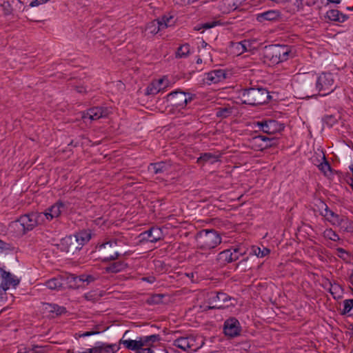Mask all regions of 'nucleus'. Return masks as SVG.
I'll return each mask as SVG.
<instances>
[{
    "mask_svg": "<svg viewBox=\"0 0 353 353\" xmlns=\"http://www.w3.org/2000/svg\"><path fill=\"white\" fill-rule=\"evenodd\" d=\"M128 332V331L125 332L119 344L97 342L98 353H117L120 350V344H123L126 349L137 353H152L154 344L161 340L159 334L139 336L135 340L125 339Z\"/></svg>",
    "mask_w": 353,
    "mask_h": 353,
    "instance_id": "f257e3e1",
    "label": "nucleus"
},
{
    "mask_svg": "<svg viewBox=\"0 0 353 353\" xmlns=\"http://www.w3.org/2000/svg\"><path fill=\"white\" fill-rule=\"evenodd\" d=\"M294 57L293 48L286 45H270L265 46L263 51L265 62L272 65L286 61Z\"/></svg>",
    "mask_w": 353,
    "mask_h": 353,
    "instance_id": "f03ea898",
    "label": "nucleus"
},
{
    "mask_svg": "<svg viewBox=\"0 0 353 353\" xmlns=\"http://www.w3.org/2000/svg\"><path fill=\"white\" fill-rule=\"evenodd\" d=\"M238 97L243 103L255 106L268 103L271 96L265 88H250L239 90Z\"/></svg>",
    "mask_w": 353,
    "mask_h": 353,
    "instance_id": "7ed1b4c3",
    "label": "nucleus"
},
{
    "mask_svg": "<svg viewBox=\"0 0 353 353\" xmlns=\"http://www.w3.org/2000/svg\"><path fill=\"white\" fill-rule=\"evenodd\" d=\"M196 241L201 250H210L221 243V237L214 230H203L197 233Z\"/></svg>",
    "mask_w": 353,
    "mask_h": 353,
    "instance_id": "20e7f679",
    "label": "nucleus"
},
{
    "mask_svg": "<svg viewBox=\"0 0 353 353\" xmlns=\"http://www.w3.org/2000/svg\"><path fill=\"white\" fill-rule=\"evenodd\" d=\"M41 216L39 212L23 214L14 221L13 225L18 228L19 232L25 234L28 231L32 230L38 224L43 223Z\"/></svg>",
    "mask_w": 353,
    "mask_h": 353,
    "instance_id": "39448f33",
    "label": "nucleus"
},
{
    "mask_svg": "<svg viewBox=\"0 0 353 353\" xmlns=\"http://www.w3.org/2000/svg\"><path fill=\"white\" fill-rule=\"evenodd\" d=\"M173 345L183 351L196 352L203 347L204 341L198 336H180L173 341Z\"/></svg>",
    "mask_w": 353,
    "mask_h": 353,
    "instance_id": "423d86ee",
    "label": "nucleus"
},
{
    "mask_svg": "<svg viewBox=\"0 0 353 353\" xmlns=\"http://www.w3.org/2000/svg\"><path fill=\"white\" fill-rule=\"evenodd\" d=\"M235 299L223 292H212L208 294V303L209 309H225L231 305L234 306Z\"/></svg>",
    "mask_w": 353,
    "mask_h": 353,
    "instance_id": "0eeeda50",
    "label": "nucleus"
},
{
    "mask_svg": "<svg viewBox=\"0 0 353 353\" xmlns=\"http://www.w3.org/2000/svg\"><path fill=\"white\" fill-rule=\"evenodd\" d=\"M336 88L334 76L330 72H323L319 74L316 81V88L321 96H327Z\"/></svg>",
    "mask_w": 353,
    "mask_h": 353,
    "instance_id": "6e6552de",
    "label": "nucleus"
},
{
    "mask_svg": "<svg viewBox=\"0 0 353 353\" xmlns=\"http://www.w3.org/2000/svg\"><path fill=\"white\" fill-rule=\"evenodd\" d=\"M121 241L119 239H112L97 246V250L102 255V261L108 262L115 261L121 255L119 252L112 251V248L120 244Z\"/></svg>",
    "mask_w": 353,
    "mask_h": 353,
    "instance_id": "1a4fd4ad",
    "label": "nucleus"
},
{
    "mask_svg": "<svg viewBox=\"0 0 353 353\" xmlns=\"http://www.w3.org/2000/svg\"><path fill=\"white\" fill-rule=\"evenodd\" d=\"M194 97L190 92L176 90L169 93L166 96V99L172 106L183 109L193 100Z\"/></svg>",
    "mask_w": 353,
    "mask_h": 353,
    "instance_id": "9d476101",
    "label": "nucleus"
},
{
    "mask_svg": "<svg viewBox=\"0 0 353 353\" xmlns=\"http://www.w3.org/2000/svg\"><path fill=\"white\" fill-rule=\"evenodd\" d=\"M245 254V249L239 246L221 252L218 254L217 260L221 263H228L238 260L241 256Z\"/></svg>",
    "mask_w": 353,
    "mask_h": 353,
    "instance_id": "9b49d317",
    "label": "nucleus"
},
{
    "mask_svg": "<svg viewBox=\"0 0 353 353\" xmlns=\"http://www.w3.org/2000/svg\"><path fill=\"white\" fill-rule=\"evenodd\" d=\"M58 246L61 251L72 254L81 250L80 244L77 241L73 235L63 238Z\"/></svg>",
    "mask_w": 353,
    "mask_h": 353,
    "instance_id": "f8f14e48",
    "label": "nucleus"
},
{
    "mask_svg": "<svg viewBox=\"0 0 353 353\" xmlns=\"http://www.w3.org/2000/svg\"><path fill=\"white\" fill-rule=\"evenodd\" d=\"M109 114V110L106 108L93 107L88 109L86 112H82V119L85 122L87 119L90 121L98 120L101 118L107 117Z\"/></svg>",
    "mask_w": 353,
    "mask_h": 353,
    "instance_id": "ddd939ff",
    "label": "nucleus"
},
{
    "mask_svg": "<svg viewBox=\"0 0 353 353\" xmlns=\"http://www.w3.org/2000/svg\"><path fill=\"white\" fill-rule=\"evenodd\" d=\"M169 81L166 77L160 78L153 80L146 88V95H155L161 90L168 87Z\"/></svg>",
    "mask_w": 353,
    "mask_h": 353,
    "instance_id": "4468645a",
    "label": "nucleus"
},
{
    "mask_svg": "<svg viewBox=\"0 0 353 353\" xmlns=\"http://www.w3.org/2000/svg\"><path fill=\"white\" fill-rule=\"evenodd\" d=\"M65 205L62 202H57L55 204L48 208L45 212H39L41 216V219L43 223L45 221V219L50 221L54 218L58 217L62 210L64 209Z\"/></svg>",
    "mask_w": 353,
    "mask_h": 353,
    "instance_id": "2eb2a0df",
    "label": "nucleus"
},
{
    "mask_svg": "<svg viewBox=\"0 0 353 353\" xmlns=\"http://www.w3.org/2000/svg\"><path fill=\"white\" fill-rule=\"evenodd\" d=\"M0 271L2 279L0 288L3 291H6L10 287L15 288L19 285L20 281L17 276L3 269H1Z\"/></svg>",
    "mask_w": 353,
    "mask_h": 353,
    "instance_id": "dca6fc26",
    "label": "nucleus"
},
{
    "mask_svg": "<svg viewBox=\"0 0 353 353\" xmlns=\"http://www.w3.org/2000/svg\"><path fill=\"white\" fill-rule=\"evenodd\" d=\"M225 335L230 337H235L240 334L241 326L239 321L235 318H230L224 323L223 327Z\"/></svg>",
    "mask_w": 353,
    "mask_h": 353,
    "instance_id": "f3484780",
    "label": "nucleus"
},
{
    "mask_svg": "<svg viewBox=\"0 0 353 353\" xmlns=\"http://www.w3.org/2000/svg\"><path fill=\"white\" fill-rule=\"evenodd\" d=\"M226 78L225 73L223 70H214L204 75L203 81L207 84L217 83Z\"/></svg>",
    "mask_w": 353,
    "mask_h": 353,
    "instance_id": "a211bd4d",
    "label": "nucleus"
},
{
    "mask_svg": "<svg viewBox=\"0 0 353 353\" xmlns=\"http://www.w3.org/2000/svg\"><path fill=\"white\" fill-rule=\"evenodd\" d=\"M321 208L323 210L320 212V214L323 216L327 221L330 222L331 225L336 226L341 216L331 210L323 202L321 203Z\"/></svg>",
    "mask_w": 353,
    "mask_h": 353,
    "instance_id": "6ab92c4d",
    "label": "nucleus"
},
{
    "mask_svg": "<svg viewBox=\"0 0 353 353\" xmlns=\"http://www.w3.org/2000/svg\"><path fill=\"white\" fill-rule=\"evenodd\" d=\"M148 171L153 174L168 173L171 169V165L166 161H160L150 163L148 165Z\"/></svg>",
    "mask_w": 353,
    "mask_h": 353,
    "instance_id": "aec40b11",
    "label": "nucleus"
},
{
    "mask_svg": "<svg viewBox=\"0 0 353 353\" xmlns=\"http://www.w3.org/2000/svg\"><path fill=\"white\" fill-rule=\"evenodd\" d=\"M143 239H147L152 243H156L162 239V231L159 228L152 227L148 230L141 234Z\"/></svg>",
    "mask_w": 353,
    "mask_h": 353,
    "instance_id": "412c9836",
    "label": "nucleus"
},
{
    "mask_svg": "<svg viewBox=\"0 0 353 353\" xmlns=\"http://www.w3.org/2000/svg\"><path fill=\"white\" fill-rule=\"evenodd\" d=\"M280 12L278 10H270L258 14L256 15V20L260 23H263L266 21H277L280 18Z\"/></svg>",
    "mask_w": 353,
    "mask_h": 353,
    "instance_id": "4be33fe9",
    "label": "nucleus"
},
{
    "mask_svg": "<svg viewBox=\"0 0 353 353\" xmlns=\"http://www.w3.org/2000/svg\"><path fill=\"white\" fill-rule=\"evenodd\" d=\"M261 130L268 134H273L279 130V123L274 120H268L259 123Z\"/></svg>",
    "mask_w": 353,
    "mask_h": 353,
    "instance_id": "5701e85b",
    "label": "nucleus"
},
{
    "mask_svg": "<svg viewBox=\"0 0 353 353\" xmlns=\"http://www.w3.org/2000/svg\"><path fill=\"white\" fill-rule=\"evenodd\" d=\"M221 156L219 154H214L210 152L201 154L197 159L196 163L201 165H204L206 163L214 164L220 161Z\"/></svg>",
    "mask_w": 353,
    "mask_h": 353,
    "instance_id": "b1692460",
    "label": "nucleus"
},
{
    "mask_svg": "<svg viewBox=\"0 0 353 353\" xmlns=\"http://www.w3.org/2000/svg\"><path fill=\"white\" fill-rule=\"evenodd\" d=\"M326 17L330 21L343 23L345 22L348 17L346 14H343L338 10H330L326 12Z\"/></svg>",
    "mask_w": 353,
    "mask_h": 353,
    "instance_id": "393cba45",
    "label": "nucleus"
},
{
    "mask_svg": "<svg viewBox=\"0 0 353 353\" xmlns=\"http://www.w3.org/2000/svg\"><path fill=\"white\" fill-rule=\"evenodd\" d=\"M163 29L161 28V25L159 23V20H154L152 21L149 22L145 28V35L148 36H154L157 34L161 30Z\"/></svg>",
    "mask_w": 353,
    "mask_h": 353,
    "instance_id": "a878e982",
    "label": "nucleus"
},
{
    "mask_svg": "<svg viewBox=\"0 0 353 353\" xmlns=\"http://www.w3.org/2000/svg\"><path fill=\"white\" fill-rule=\"evenodd\" d=\"M128 268V264L124 261H116L105 268L107 273H118L125 270Z\"/></svg>",
    "mask_w": 353,
    "mask_h": 353,
    "instance_id": "bb28decb",
    "label": "nucleus"
},
{
    "mask_svg": "<svg viewBox=\"0 0 353 353\" xmlns=\"http://www.w3.org/2000/svg\"><path fill=\"white\" fill-rule=\"evenodd\" d=\"M336 226L339 227L340 229L343 232H353V221L345 216H341Z\"/></svg>",
    "mask_w": 353,
    "mask_h": 353,
    "instance_id": "cd10ccee",
    "label": "nucleus"
},
{
    "mask_svg": "<svg viewBox=\"0 0 353 353\" xmlns=\"http://www.w3.org/2000/svg\"><path fill=\"white\" fill-rule=\"evenodd\" d=\"M46 310L49 313L52 314V316L61 315L66 312V310L64 307L59 306L54 303H46L45 306Z\"/></svg>",
    "mask_w": 353,
    "mask_h": 353,
    "instance_id": "c85d7f7f",
    "label": "nucleus"
},
{
    "mask_svg": "<svg viewBox=\"0 0 353 353\" xmlns=\"http://www.w3.org/2000/svg\"><path fill=\"white\" fill-rule=\"evenodd\" d=\"M77 241L80 244L81 249L83 245L88 243L91 239V234L90 232L86 230L80 231L74 235H73Z\"/></svg>",
    "mask_w": 353,
    "mask_h": 353,
    "instance_id": "c756f323",
    "label": "nucleus"
},
{
    "mask_svg": "<svg viewBox=\"0 0 353 353\" xmlns=\"http://www.w3.org/2000/svg\"><path fill=\"white\" fill-rule=\"evenodd\" d=\"M46 285L50 290H60L63 286L62 279L60 278H52L46 282Z\"/></svg>",
    "mask_w": 353,
    "mask_h": 353,
    "instance_id": "7c9ffc66",
    "label": "nucleus"
},
{
    "mask_svg": "<svg viewBox=\"0 0 353 353\" xmlns=\"http://www.w3.org/2000/svg\"><path fill=\"white\" fill-rule=\"evenodd\" d=\"M343 290L337 283H330V292L334 299H340L343 296Z\"/></svg>",
    "mask_w": 353,
    "mask_h": 353,
    "instance_id": "2f4dec72",
    "label": "nucleus"
},
{
    "mask_svg": "<svg viewBox=\"0 0 353 353\" xmlns=\"http://www.w3.org/2000/svg\"><path fill=\"white\" fill-rule=\"evenodd\" d=\"M0 7L5 16L14 15L17 14V12L15 11V8H13L11 3L9 1H5L1 3Z\"/></svg>",
    "mask_w": 353,
    "mask_h": 353,
    "instance_id": "473e14b6",
    "label": "nucleus"
},
{
    "mask_svg": "<svg viewBox=\"0 0 353 353\" xmlns=\"http://www.w3.org/2000/svg\"><path fill=\"white\" fill-rule=\"evenodd\" d=\"M234 47L238 54H242L250 50V41L249 40H243L234 44Z\"/></svg>",
    "mask_w": 353,
    "mask_h": 353,
    "instance_id": "72a5a7b5",
    "label": "nucleus"
},
{
    "mask_svg": "<svg viewBox=\"0 0 353 353\" xmlns=\"http://www.w3.org/2000/svg\"><path fill=\"white\" fill-rule=\"evenodd\" d=\"M190 52V46L188 43L181 45L177 48L176 52V57L185 58L188 56Z\"/></svg>",
    "mask_w": 353,
    "mask_h": 353,
    "instance_id": "f704fd0d",
    "label": "nucleus"
},
{
    "mask_svg": "<svg viewBox=\"0 0 353 353\" xmlns=\"http://www.w3.org/2000/svg\"><path fill=\"white\" fill-rule=\"evenodd\" d=\"M323 236L333 241H338L340 240L339 236L332 228H326L323 232Z\"/></svg>",
    "mask_w": 353,
    "mask_h": 353,
    "instance_id": "c9c22d12",
    "label": "nucleus"
},
{
    "mask_svg": "<svg viewBox=\"0 0 353 353\" xmlns=\"http://www.w3.org/2000/svg\"><path fill=\"white\" fill-rule=\"evenodd\" d=\"M163 30L172 26L174 23V17L172 16L164 15L161 19H158Z\"/></svg>",
    "mask_w": 353,
    "mask_h": 353,
    "instance_id": "e433bc0d",
    "label": "nucleus"
},
{
    "mask_svg": "<svg viewBox=\"0 0 353 353\" xmlns=\"http://www.w3.org/2000/svg\"><path fill=\"white\" fill-rule=\"evenodd\" d=\"M233 109L230 107H221L216 109V116L221 118H227L232 113Z\"/></svg>",
    "mask_w": 353,
    "mask_h": 353,
    "instance_id": "4c0bfd02",
    "label": "nucleus"
},
{
    "mask_svg": "<svg viewBox=\"0 0 353 353\" xmlns=\"http://www.w3.org/2000/svg\"><path fill=\"white\" fill-rule=\"evenodd\" d=\"M318 168L325 176H328L332 173L331 166L326 161L325 156L323 157V162L318 165Z\"/></svg>",
    "mask_w": 353,
    "mask_h": 353,
    "instance_id": "58836bf2",
    "label": "nucleus"
},
{
    "mask_svg": "<svg viewBox=\"0 0 353 353\" xmlns=\"http://www.w3.org/2000/svg\"><path fill=\"white\" fill-rule=\"evenodd\" d=\"M252 252L258 257H264L270 254V250L267 248H260L256 246H253L252 248Z\"/></svg>",
    "mask_w": 353,
    "mask_h": 353,
    "instance_id": "ea45409f",
    "label": "nucleus"
},
{
    "mask_svg": "<svg viewBox=\"0 0 353 353\" xmlns=\"http://www.w3.org/2000/svg\"><path fill=\"white\" fill-rule=\"evenodd\" d=\"M353 309V299H346L343 301V313H349Z\"/></svg>",
    "mask_w": 353,
    "mask_h": 353,
    "instance_id": "a19ab883",
    "label": "nucleus"
},
{
    "mask_svg": "<svg viewBox=\"0 0 353 353\" xmlns=\"http://www.w3.org/2000/svg\"><path fill=\"white\" fill-rule=\"evenodd\" d=\"M85 298L88 301L94 302L99 299V294L96 292H89L85 294Z\"/></svg>",
    "mask_w": 353,
    "mask_h": 353,
    "instance_id": "79ce46f5",
    "label": "nucleus"
},
{
    "mask_svg": "<svg viewBox=\"0 0 353 353\" xmlns=\"http://www.w3.org/2000/svg\"><path fill=\"white\" fill-rule=\"evenodd\" d=\"M220 21H212L210 22H206L202 24V28L204 29H210L216 26L221 25Z\"/></svg>",
    "mask_w": 353,
    "mask_h": 353,
    "instance_id": "37998d69",
    "label": "nucleus"
},
{
    "mask_svg": "<svg viewBox=\"0 0 353 353\" xmlns=\"http://www.w3.org/2000/svg\"><path fill=\"white\" fill-rule=\"evenodd\" d=\"M18 3L15 5V11L17 12H22L25 10V2L23 0H17Z\"/></svg>",
    "mask_w": 353,
    "mask_h": 353,
    "instance_id": "c03bdc74",
    "label": "nucleus"
},
{
    "mask_svg": "<svg viewBox=\"0 0 353 353\" xmlns=\"http://www.w3.org/2000/svg\"><path fill=\"white\" fill-rule=\"evenodd\" d=\"M99 333V332H97V331H90V332H85L83 333H78V334H76V336H77L76 338L90 336L97 334Z\"/></svg>",
    "mask_w": 353,
    "mask_h": 353,
    "instance_id": "a18cd8bd",
    "label": "nucleus"
},
{
    "mask_svg": "<svg viewBox=\"0 0 353 353\" xmlns=\"http://www.w3.org/2000/svg\"><path fill=\"white\" fill-rule=\"evenodd\" d=\"M79 280L81 281H86L87 283H90L94 280L93 277L90 275H81L79 276Z\"/></svg>",
    "mask_w": 353,
    "mask_h": 353,
    "instance_id": "49530a36",
    "label": "nucleus"
},
{
    "mask_svg": "<svg viewBox=\"0 0 353 353\" xmlns=\"http://www.w3.org/2000/svg\"><path fill=\"white\" fill-rule=\"evenodd\" d=\"M337 255L340 258H345V255H347V252L345 251L343 248H339L336 249Z\"/></svg>",
    "mask_w": 353,
    "mask_h": 353,
    "instance_id": "de8ad7c7",
    "label": "nucleus"
},
{
    "mask_svg": "<svg viewBox=\"0 0 353 353\" xmlns=\"http://www.w3.org/2000/svg\"><path fill=\"white\" fill-rule=\"evenodd\" d=\"M254 141L256 142L261 141H270V139L266 136L259 135V136L254 137Z\"/></svg>",
    "mask_w": 353,
    "mask_h": 353,
    "instance_id": "09e8293b",
    "label": "nucleus"
},
{
    "mask_svg": "<svg viewBox=\"0 0 353 353\" xmlns=\"http://www.w3.org/2000/svg\"><path fill=\"white\" fill-rule=\"evenodd\" d=\"M79 353H98L97 345L92 348L86 349L85 351Z\"/></svg>",
    "mask_w": 353,
    "mask_h": 353,
    "instance_id": "8fccbe9b",
    "label": "nucleus"
},
{
    "mask_svg": "<svg viewBox=\"0 0 353 353\" xmlns=\"http://www.w3.org/2000/svg\"><path fill=\"white\" fill-rule=\"evenodd\" d=\"M76 91L79 93H83L86 90H85V88L83 86H77V87H76Z\"/></svg>",
    "mask_w": 353,
    "mask_h": 353,
    "instance_id": "3c124183",
    "label": "nucleus"
},
{
    "mask_svg": "<svg viewBox=\"0 0 353 353\" xmlns=\"http://www.w3.org/2000/svg\"><path fill=\"white\" fill-rule=\"evenodd\" d=\"M194 0H179V2L181 3V4H189V3H191L192 2H194Z\"/></svg>",
    "mask_w": 353,
    "mask_h": 353,
    "instance_id": "603ef678",
    "label": "nucleus"
},
{
    "mask_svg": "<svg viewBox=\"0 0 353 353\" xmlns=\"http://www.w3.org/2000/svg\"><path fill=\"white\" fill-rule=\"evenodd\" d=\"M233 3V0H223L222 3L223 5L230 6Z\"/></svg>",
    "mask_w": 353,
    "mask_h": 353,
    "instance_id": "864d4df0",
    "label": "nucleus"
},
{
    "mask_svg": "<svg viewBox=\"0 0 353 353\" xmlns=\"http://www.w3.org/2000/svg\"><path fill=\"white\" fill-rule=\"evenodd\" d=\"M330 3H336V4H339L341 3V0H327Z\"/></svg>",
    "mask_w": 353,
    "mask_h": 353,
    "instance_id": "5fc2aeb1",
    "label": "nucleus"
},
{
    "mask_svg": "<svg viewBox=\"0 0 353 353\" xmlns=\"http://www.w3.org/2000/svg\"><path fill=\"white\" fill-rule=\"evenodd\" d=\"M143 280L148 281V282L152 283L154 278H151V279H149L148 278H143Z\"/></svg>",
    "mask_w": 353,
    "mask_h": 353,
    "instance_id": "6e6d98bb",
    "label": "nucleus"
},
{
    "mask_svg": "<svg viewBox=\"0 0 353 353\" xmlns=\"http://www.w3.org/2000/svg\"><path fill=\"white\" fill-rule=\"evenodd\" d=\"M350 283L353 285V270H352V274L350 277Z\"/></svg>",
    "mask_w": 353,
    "mask_h": 353,
    "instance_id": "4d7b16f0",
    "label": "nucleus"
},
{
    "mask_svg": "<svg viewBox=\"0 0 353 353\" xmlns=\"http://www.w3.org/2000/svg\"><path fill=\"white\" fill-rule=\"evenodd\" d=\"M350 169L352 172V178L351 179V181L353 180V163L350 166Z\"/></svg>",
    "mask_w": 353,
    "mask_h": 353,
    "instance_id": "13d9d810",
    "label": "nucleus"
},
{
    "mask_svg": "<svg viewBox=\"0 0 353 353\" xmlns=\"http://www.w3.org/2000/svg\"><path fill=\"white\" fill-rule=\"evenodd\" d=\"M3 242L0 240V250L3 249Z\"/></svg>",
    "mask_w": 353,
    "mask_h": 353,
    "instance_id": "bf43d9fd",
    "label": "nucleus"
},
{
    "mask_svg": "<svg viewBox=\"0 0 353 353\" xmlns=\"http://www.w3.org/2000/svg\"><path fill=\"white\" fill-rule=\"evenodd\" d=\"M202 63V59L201 58L197 59L196 63Z\"/></svg>",
    "mask_w": 353,
    "mask_h": 353,
    "instance_id": "052dcab7",
    "label": "nucleus"
},
{
    "mask_svg": "<svg viewBox=\"0 0 353 353\" xmlns=\"http://www.w3.org/2000/svg\"><path fill=\"white\" fill-rule=\"evenodd\" d=\"M186 275L188 276V277H193L194 276V274L192 272V273H190V274H186Z\"/></svg>",
    "mask_w": 353,
    "mask_h": 353,
    "instance_id": "680f3d73",
    "label": "nucleus"
},
{
    "mask_svg": "<svg viewBox=\"0 0 353 353\" xmlns=\"http://www.w3.org/2000/svg\"><path fill=\"white\" fill-rule=\"evenodd\" d=\"M346 10H350V11H352L353 10V6L352 7H347Z\"/></svg>",
    "mask_w": 353,
    "mask_h": 353,
    "instance_id": "e2e57ef3",
    "label": "nucleus"
},
{
    "mask_svg": "<svg viewBox=\"0 0 353 353\" xmlns=\"http://www.w3.org/2000/svg\"><path fill=\"white\" fill-rule=\"evenodd\" d=\"M161 353H162V352Z\"/></svg>",
    "mask_w": 353,
    "mask_h": 353,
    "instance_id": "0e129e2a",
    "label": "nucleus"
}]
</instances>
